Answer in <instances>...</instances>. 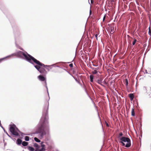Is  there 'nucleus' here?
Returning <instances> with one entry per match:
<instances>
[{
  "label": "nucleus",
  "instance_id": "cd10ccee",
  "mask_svg": "<svg viewBox=\"0 0 151 151\" xmlns=\"http://www.w3.org/2000/svg\"><path fill=\"white\" fill-rule=\"evenodd\" d=\"M98 35L97 34H96L95 35V37H96V40H98V37H97Z\"/></svg>",
  "mask_w": 151,
  "mask_h": 151
},
{
  "label": "nucleus",
  "instance_id": "7c9ffc66",
  "mask_svg": "<svg viewBox=\"0 0 151 151\" xmlns=\"http://www.w3.org/2000/svg\"><path fill=\"white\" fill-rule=\"evenodd\" d=\"M93 1L92 0H91V4H93Z\"/></svg>",
  "mask_w": 151,
  "mask_h": 151
},
{
  "label": "nucleus",
  "instance_id": "2f4dec72",
  "mask_svg": "<svg viewBox=\"0 0 151 151\" xmlns=\"http://www.w3.org/2000/svg\"><path fill=\"white\" fill-rule=\"evenodd\" d=\"M111 2H114V0H111Z\"/></svg>",
  "mask_w": 151,
  "mask_h": 151
},
{
  "label": "nucleus",
  "instance_id": "412c9836",
  "mask_svg": "<svg viewBox=\"0 0 151 151\" xmlns=\"http://www.w3.org/2000/svg\"><path fill=\"white\" fill-rule=\"evenodd\" d=\"M98 73V71L96 70H95L93 71L92 72V73L93 74H96Z\"/></svg>",
  "mask_w": 151,
  "mask_h": 151
},
{
  "label": "nucleus",
  "instance_id": "7ed1b4c3",
  "mask_svg": "<svg viewBox=\"0 0 151 151\" xmlns=\"http://www.w3.org/2000/svg\"><path fill=\"white\" fill-rule=\"evenodd\" d=\"M121 140L119 142L122 144L123 146L129 147L131 145V141L129 138L125 137H122L120 138Z\"/></svg>",
  "mask_w": 151,
  "mask_h": 151
},
{
  "label": "nucleus",
  "instance_id": "9b49d317",
  "mask_svg": "<svg viewBox=\"0 0 151 151\" xmlns=\"http://www.w3.org/2000/svg\"><path fill=\"white\" fill-rule=\"evenodd\" d=\"M44 116V115H43V116H42L41 119V120H40V124H41L42 123V122H41V119L42 118H43L44 119L45 118H46V119H47V122H48V121H47V119H48V118H47V113L46 114H45V116Z\"/></svg>",
  "mask_w": 151,
  "mask_h": 151
},
{
  "label": "nucleus",
  "instance_id": "c85d7f7f",
  "mask_svg": "<svg viewBox=\"0 0 151 151\" xmlns=\"http://www.w3.org/2000/svg\"><path fill=\"white\" fill-rule=\"evenodd\" d=\"M91 13H92L91 10L90 9V12H89V15H90V16H91Z\"/></svg>",
  "mask_w": 151,
  "mask_h": 151
},
{
  "label": "nucleus",
  "instance_id": "0eeeda50",
  "mask_svg": "<svg viewBox=\"0 0 151 151\" xmlns=\"http://www.w3.org/2000/svg\"><path fill=\"white\" fill-rule=\"evenodd\" d=\"M16 55H17L16 54H13L11 55H9V56L6 57H5V58L0 59V63L1 62L2 60H4L6 58L11 57L13 56H15Z\"/></svg>",
  "mask_w": 151,
  "mask_h": 151
},
{
  "label": "nucleus",
  "instance_id": "20e7f679",
  "mask_svg": "<svg viewBox=\"0 0 151 151\" xmlns=\"http://www.w3.org/2000/svg\"><path fill=\"white\" fill-rule=\"evenodd\" d=\"M43 142H42L41 143V147L42 148L40 149V146H39L38 144L35 143L34 144V146L36 147V150L35 151H45V145L43 144Z\"/></svg>",
  "mask_w": 151,
  "mask_h": 151
},
{
  "label": "nucleus",
  "instance_id": "f3484780",
  "mask_svg": "<svg viewBox=\"0 0 151 151\" xmlns=\"http://www.w3.org/2000/svg\"><path fill=\"white\" fill-rule=\"evenodd\" d=\"M131 115L132 116H135V112L134 109H132L131 111Z\"/></svg>",
  "mask_w": 151,
  "mask_h": 151
},
{
  "label": "nucleus",
  "instance_id": "423d86ee",
  "mask_svg": "<svg viewBox=\"0 0 151 151\" xmlns=\"http://www.w3.org/2000/svg\"><path fill=\"white\" fill-rule=\"evenodd\" d=\"M38 78L40 81H44L45 85H47L46 79V78L42 75H39L38 76Z\"/></svg>",
  "mask_w": 151,
  "mask_h": 151
},
{
  "label": "nucleus",
  "instance_id": "bb28decb",
  "mask_svg": "<svg viewBox=\"0 0 151 151\" xmlns=\"http://www.w3.org/2000/svg\"><path fill=\"white\" fill-rule=\"evenodd\" d=\"M105 124L106 125V126L107 127H109V125L108 124V123L107 122H105Z\"/></svg>",
  "mask_w": 151,
  "mask_h": 151
},
{
  "label": "nucleus",
  "instance_id": "aec40b11",
  "mask_svg": "<svg viewBox=\"0 0 151 151\" xmlns=\"http://www.w3.org/2000/svg\"><path fill=\"white\" fill-rule=\"evenodd\" d=\"M25 140L26 141H28L29 140V137L28 136H26L25 137Z\"/></svg>",
  "mask_w": 151,
  "mask_h": 151
},
{
  "label": "nucleus",
  "instance_id": "f257e3e1",
  "mask_svg": "<svg viewBox=\"0 0 151 151\" xmlns=\"http://www.w3.org/2000/svg\"><path fill=\"white\" fill-rule=\"evenodd\" d=\"M17 54H22L25 58L26 60L29 63L33 64V62L35 64H37L38 65H35V67L40 73L45 75L47 73V72L45 69L41 67H45V65L33 57L29 54L27 55L23 52L20 51H19L17 52Z\"/></svg>",
  "mask_w": 151,
  "mask_h": 151
},
{
  "label": "nucleus",
  "instance_id": "c756f323",
  "mask_svg": "<svg viewBox=\"0 0 151 151\" xmlns=\"http://www.w3.org/2000/svg\"><path fill=\"white\" fill-rule=\"evenodd\" d=\"M105 18H106V16L105 15L103 17V21H104L105 20Z\"/></svg>",
  "mask_w": 151,
  "mask_h": 151
},
{
  "label": "nucleus",
  "instance_id": "393cba45",
  "mask_svg": "<svg viewBox=\"0 0 151 151\" xmlns=\"http://www.w3.org/2000/svg\"><path fill=\"white\" fill-rule=\"evenodd\" d=\"M148 33L150 35H151V30L150 29V27L149 28Z\"/></svg>",
  "mask_w": 151,
  "mask_h": 151
},
{
  "label": "nucleus",
  "instance_id": "b1692460",
  "mask_svg": "<svg viewBox=\"0 0 151 151\" xmlns=\"http://www.w3.org/2000/svg\"><path fill=\"white\" fill-rule=\"evenodd\" d=\"M123 135V134L122 132L120 133L118 136V138L120 139V138L121 137H122Z\"/></svg>",
  "mask_w": 151,
  "mask_h": 151
},
{
  "label": "nucleus",
  "instance_id": "9d476101",
  "mask_svg": "<svg viewBox=\"0 0 151 151\" xmlns=\"http://www.w3.org/2000/svg\"><path fill=\"white\" fill-rule=\"evenodd\" d=\"M129 97L130 98V99L131 101L133 100L134 98V95L133 93H131L129 94Z\"/></svg>",
  "mask_w": 151,
  "mask_h": 151
},
{
  "label": "nucleus",
  "instance_id": "6e6552de",
  "mask_svg": "<svg viewBox=\"0 0 151 151\" xmlns=\"http://www.w3.org/2000/svg\"><path fill=\"white\" fill-rule=\"evenodd\" d=\"M146 90L147 94L151 97V88H148Z\"/></svg>",
  "mask_w": 151,
  "mask_h": 151
},
{
  "label": "nucleus",
  "instance_id": "4468645a",
  "mask_svg": "<svg viewBox=\"0 0 151 151\" xmlns=\"http://www.w3.org/2000/svg\"><path fill=\"white\" fill-rule=\"evenodd\" d=\"M102 79L101 78L100 79L97 80V82L99 84L101 85H103L101 83L102 82Z\"/></svg>",
  "mask_w": 151,
  "mask_h": 151
},
{
  "label": "nucleus",
  "instance_id": "2eb2a0df",
  "mask_svg": "<svg viewBox=\"0 0 151 151\" xmlns=\"http://www.w3.org/2000/svg\"><path fill=\"white\" fill-rule=\"evenodd\" d=\"M17 143L18 145H20L22 143V142L21 139H18L17 140Z\"/></svg>",
  "mask_w": 151,
  "mask_h": 151
},
{
  "label": "nucleus",
  "instance_id": "a878e982",
  "mask_svg": "<svg viewBox=\"0 0 151 151\" xmlns=\"http://www.w3.org/2000/svg\"><path fill=\"white\" fill-rule=\"evenodd\" d=\"M69 66L70 67H73V64L72 63L70 64L69 65Z\"/></svg>",
  "mask_w": 151,
  "mask_h": 151
},
{
  "label": "nucleus",
  "instance_id": "a211bd4d",
  "mask_svg": "<svg viewBox=\"0 0 151 151\" xmlns=\"http://www.w3.org/2000/svg\"><path fill=\"white\" fill-rule=\"evenodd\" d=\"M34 140L36 142H40V140L37 137H35Z\"/></svg>",
  "mask_w": 151,
  "mask_h": 151
},
{
  "label": "nucleus",
  "instance_id": "5701e85b",
  "mask_svg": "<svg viewBox=\"0 0 151 151\" xmlns=\"http://www.w3.org/2000/svg\"><path fill=\"white\" fill-rule=\"evenodd\" d=\"M136 42H137V40L135 39H134V40H133V42H132V45H135V44Z\"/></svg>",
  "mask_w": 151,
  "mask_h": 151
},
{
  "label": "nucleus",
  "instance_id": "f03ea898",
  "mask_svg": "<svg viewBox=\"0 0 151 151\" xmlns=\"http://www.w3.org/2000/svg\"><path fill=\"white\" fill-rule=\"evenodd\" d=\"M41 122H42V123L38 124L37 128L34 133L40 134L38 137L40 139L42 138L43 136L49 131L48 123L47 122L46 118L44 119L42 118Z\"/></svg>",
  "mask_w": 151,
  "mask_h": 151
},
{
  "label": "nucleus",
  "instance_id": "dca6fc26",
  "mask_svg": "<svg viewBox=\"0 0 151 151\" xmlns=\"http://www.w3.org/2000/svg\"><path fill=\"white\" fill-rule=\"evenodd\" d=\"M28 144V143L27 142L25 141H24L22 142V145L24 146H27V145Z\"/></svg>",
  "mask_w": 151,
  "mask_h": 151
},
{
  "label": "nucleus",
  "instance_id": "6ab92c4d",
  "mask_svg": "<svg viewBox=\"0 0 151 151\" xmlns=\"http://www.w3.org/2000/svg\"><path fill=\"white\" fill-rule=\"evenodd\" d=\"M110 31L111 32L113 33L114 32V28L113 27H111L110 28Z\"/></svg>",
  "mask_w": 151,
  "mask_h": 151
},
{
  "label": "nucleus",
  "instance_id": "4be33fe9",
  "mask_svg": "<svg viewBox=\"0 0 151 151\" xmlns=\"http://www.w3.org/2000/svg\"><path fill=\"white\" fill-rule=\"evenodd\" d=\"M125 81L126 83V86H128V82L127 79H126L125 80Z\"/></svg>",
  "mask_w": 151,
  "mask_h": 151
},
{
  "label": "nucleus",
  "instance_id": "39448f33",
  "mask_svg": "<svg viewBox=\"0 0 151 151\" xmlns=\"http://www.w3.org/2000/svg\"><path fill=\"white\" fill-rule=\"evenodd\" d=\"M10 126L9 130L14 135L18 136L19 134V133L15 130V126L14 124H10Z\"/></svg>",
  "mask_w": 151,
  "mask_h": 151
},
{
  "label": "nucleus",
  "instance_id": "f8f14e48",
  "mask_svg": "<svg viewBox=\"0 0 151 151\" xmlns=\"http://www.w3.org/2000/svg\"><path fill=\"white\" fill-rule=\"evenodd\" d=\"M28 149L30 151H34L35 150L34 148L31 146H28Z\"/></svg>",
  "mask_w": 151,
  "mask_h": 151
},
{
  "label": "nucleus",
  "instance_id": "ddd939ff",
  "mask_svg": "<svg viewBox=\"0 0 151 151\" xmlns=\"http://www.w3.org/2000/svg\"><path fill=\"white\" fill-rule=\"evenodd\" d=\"M93 78L94 76L93 75H91L90 76V81L91 82H93Z\"/></svg>",
  "mask_w": 151,
  "mask_h": 151
},
{
  "label": "nucleus",
  "instance_id": "1a4fd4ad",
  "mask_svg": "<svg viewBox=\"0 0 151 151\" xmlns=\"http://www.w3.org/2000/svg\"><path fill=\"white\" fill-rule=\"evenodd\" d=\"M46 107L45 108V109L46 112H47V110H48V106H49V103H48V101H47L46 102Z\"/></svg>",
  "mask_w": 151,
  "mask_h": 151
}]
</instances>
